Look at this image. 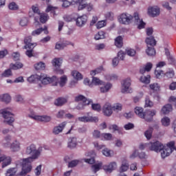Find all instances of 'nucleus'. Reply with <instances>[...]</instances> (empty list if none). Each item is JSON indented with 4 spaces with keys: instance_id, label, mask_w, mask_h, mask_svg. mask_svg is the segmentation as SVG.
<instances>
[{
    "instance_id": "nucleus-1",
    "label": "nucleus",
    "mask_w": 176,
    "mask_h": 176,
    "mask_svg": "<svg viewBox=\"0 0 176 176\" xmlns=\"http://www.w3.org/2000/svg\"><path fill=\"white\" fill-rule=\"evenodd\" d=\"M43 151V147L39 146L36 148V145L34 144H31L26 147L25 153L26 155H31V157L16 161V166L19 164L22 166L20 175H25V174L31 173V170H32V165L31 164L34 160L39 159V156H41Z\"/></svg>"
},
{
    "instance_id": "nucleus-2",
    "label": "nucleus",
    "mask_w": 176,
    "mask_h": 176,
    "mask_svg": "<svg viewBox=\"0 0 176 176\" xmlns=\"http://www.w3.org/2000/svg\"><path fill=\"white\" fill-rule=\"evenodd\" d=\"M0 116L4 118V122L10 126L14 122V117L12 113V109L8 107L0 110Z\"/></svg>"
},
{
    "instance_id": "nucleus-3",
    "label": "nucleus",
    "mask_w": 176,
    "mask_h": 176,
    "mask_svg": "<svg viewBox=\"0 0 176 176\" xmlns=\"http://www.w3.org/2000/svg\"><path fill=\"white\" fill-rule=\"evenodd\" d=\"M175 141H170L165 146L163 144V148H162L161 152V156L162 159H165V157H167L168 156H170L174 151H175Z\"/></svg>"
},
{
    "instance_id": "nucleus-4",
    "label": "nucleus",
    "mask_w": 176,
    "mask_h": 176,
    "mask_svg": "<svg viewBox=\"0 0 176 176\" xmlns=\"http://www.w3.org/2000/svg\"><path fill=\"white\" fill-rule=\"evenodd\" d=\"M120 90L122 94H131L134 91L131 87V78L126 77L121 80Z\"/></svg>"
},
{
    "instance_id": "nucleus-5",
    "label": "nucleus",
    "mask_w": 176,
    "mask_h": 176,
    "mask_svg": "<svg viewBox=\"0 0 176 176\" xmlns=\"http://www.w3.org/2000/svg\"><path fill=\"white\" fill-rule=\"evenodd\" d=\"M39 82L44 85H52V86H57L58 85V78L56 76L49 77L47 74H41Z\"/></svg>"
},
{
    "instance_id": "nucleus-6",
    "label": "nucleus",
    "mask_w": 176,
    "mask_h": 176,
    "mask_svg": "<svg viewBox=\"0 0 176 176\" xmlns=\"http://www.w3.org/2000/svg\"><path fill=\"white\" fill-rule=\"evenodd\" d=\"M73 3L78 6V10H83V9H87V12L94 10V6L92 3H86L85 0H73Z\"/></svg>"
},
{
    "instance_id": "nucleus-7",
    "label": "nucleus",
    "mask_w": 176,
    "mask_h": 176,
    "mask_svg": "<svg viewBox=\"0 0 176 176\" xmlns=\"http://www.w3.org/2000/svg\"><path fill=\"white\" fill-rule=\"evenodd\" d=\"M133 19L134 16H133V15L127 12H124L118 16V21L120 24H123L124 25H129V24H131V23H133Z\"/></svg>"
},
{
    "instance_id": "nucleus-8",
    "label": "nucleus",
    "mask_w": 176,
    "mask_h": 176,
    "mask_svg": "<svg viewBox=\"0 0 176 176\" xmlns=\"http://www.w3.org/2000/svg\"><path fill=\"white\" fill-rule=\"evenodd\" d=\"M76 25L79 28H82L87 23L88 17L87 15L83 14L81 16H78L76 19Z\"/></svg>"
},
{
    "instance_id": "nucleus-9",
    "label": "nucleus",
    "mask_w": 176,
    "mask_h": 176,
    "mask_svg": "<svg viewBox=\"0 0 176 176\" xmlns=\"http://www.w3.org/2000/svg\"><path fill=\"white\" fill-rule=\"evenodd\" d=\"M78 120H79V122H82L83 123H97L98 122V117L88 115L79 117Z\"/></svg>"
},
{
    "instance_id": "nucleus-10",
    "label": "nucleus",
    "mask_w": 176,
    "mask_h": 176,
    "mask_svg": "<svg viewBox=\"0 0 176 176\" xmlns=\"http://www.w3.org/2000/svg\"><path fill=\"white\" fill-rule=\"evenodd\" d=\"M163 144L159 141L149 142V151H153L157 153L163 149Z\"/></svg>"
},
{
    "instance_id": "nucleus-11",
    "label": "nucleus",
    "mask_w": 176,
    "mask_h": 176,
    "mask_svg": "<svg viewBox=\"0 0 176 176\" xmlns=\"http://www.w3.org/2000/svg\"><path fill=\"white\" fill-rule=\"evenodd\" d=\"M102 112L104 116H112V113H113L112 104L110 102L104 103L102 107Z\"/></svg>"
},
{
    "instance_id": "nucleus-12",
    "label": "nucleus",
    "mask_w": 176,
    "mask_h": 176,
    "mask_svg": "<svg viewBox=\"0 0 176 176\" xmlns=\"http://www.w3.org/2000/svg\"><path fill=\"white\" fill-rule=\"evenodd\" d=\"M31 119H33L34 120H37V122H44L45 123H47L52 120V117L50 116H38L35 114H32L29 116Z\"/></svg>"
},
{
    "instance_id": "nucleus-13",
    "label": "nucleus",
    "mask_w": 176,
    "mask_h": 176,
    "mask_svg": "<svg viewBox=\"0 0 176 176\" xmlns=\"http://www.w3.org/2000/svg\"><path fill=\"white\" fill-rule=\"evenodd\" d=\"M157 111L156 109H148L144 112L143 119L146 122H152L153 120V116H156Z\"/></svg>"
},
{
    "instance_id": "nucleus-14",
    "label": "nucleus",
    "mask_w": 176,
    "mask_h": 176,
    "mask_svg": "<svg viewBox=\"0 0 176 176\" xmlns=\"http://www.w3.org/2000/svg\"><path fill=\"white\" fill-rule=\"evenodd\" d=\"M116 168H118V163H116V162H111L108 164L102 166V169L105 173H112V171H114Z\"/></svg>"
},
{
    "instance_id": "nucleus-15",
    "label": "nucleus",
    "mask_w": 176,
    "mask_h": 176,
    "mask_svg": "<svg viewBox=\"0 0 176 176\" xmlns=\"http://www.w3.org/2000/svg\"><path fill=\"white\" fill-rule=\"evenodd\" d=\"M147 13L151 17H157L160 14V8L157 6L149 7Z\"/></svg>"
},
{
    "instance_id": "nucleus-16",
    "label": "nucleus",
    "mask_w": 176,
    "mask_h": 176,
    "mask_svg": "<svg viewBox=\"0 0 176 176\" xmlns=\"http://www.w3.org/2000/svg\"><path fill=\"white\" fill-rule=\"evenodd\" d=\"M0 163H2V168H5V167L12 164V157L10 156L2 155L0 157Z\"/></svg>"
},
{
    "instance_id": "nucleus-17",
    "label": "nucleus",
    "mask_w": 176,
    "mask_h": 176,
    "mask_svg": "<svg viewBox=\"0 0 176 176\" xmlns=\"http://www.w3.org/2000/svg\"><path fill=\"white\" fill-rule=\"evenodd\" d=\"M74 101H76V102H83V104H91L93 102V100H91V99H87V98L83 95L76 96L74 98Z\"/></svg>"
},
{
    "instance_id": "nucleus-18",
    "label": "nucleus",
    "mask_w": 176,
    "mask_h": 176,
    "mask_svg": "<svg viewBox=\"0 0 176 176\" xmlns=\"http://www.w3.org/2000/svg\"><path fill=\"white\" fill-rule=\"evenodd\" d=\"M113 86L112 83L109 82H105V81H104V84H102L99 88L100 92L102 94H105V93H108L109 90L112 89Z\"/></svg>"
},
{
    "instance_id": "nucleus-19",
    "label": "nucleus",
    "mask_w": 176,
    "mask_h": 176,
    "mask_svg": "<svg viewBox=\"0 0 176 176\" xmlns=\"http://www.w3.org/2000/svg\"><path fill=\"white\" fill-rule=\"evenodd\" d=\"M32 41V37L31 36H26L24 40L25 46L23 49H34L36 46V43H31Z\"/></svg>"
},
{
    "instance_id": "nucleus-20",
    "label": "nucleus",
    "mask_w": 176,
    "mask_h": 176,
    "mask_svg": "<svg viewBox=\"0 0 176 176\" xmlns=\"http://www.w3.org/2000/svg\"><path fill=\"white\" fill-rule=\"evenodd\" d=\"M134 19L135 23L137 24L138 28L139 30H142V28H145V22H144L142 19H140V15L138 14V13H134Z\"/></svg>"
},
{
    "instance_id": "nucleus-21",
    "label": "nucleus",
    "mask_w": 176,
    "mask_h": 176,
    "mask_svg": "<svg viewBox=\"0 0 176 176\" xmlns=\"http://www.w3.org/2000/svg\"><path fill=\"white\" fill-rule=\"evenodd\" d=\"M66 126L67 122H63L53 129V133L57 135L60 134V133H63V131L64 130V129H65Z\"/></svg>"
},
{
    "instance_id": "nucleus-22",
    "label": "nucleus",
    "mask_w": 176,
    "mask_h": 176,
    "mask_svg": "<svg viewBox=\"0 0 176 176\" xmlns=\"http://www.w3.org/2000/svg\"><path fill=\"white\" fill-rule=\"evenodd\" d=\"M9 146L12 152H19L21 149V144L19 140H14Z\"/></svg>"
},
{
    "instance_id": "nucleus-23",
    "label": "nucleus",
    "mask_w": 176,
    "mask_h": 176,
    "mask_svg": "<svg viewBox=\"0 0 176 176\" xmlns=\"http://www.w3.org/2000/svg\"><path fill=\"white\" fill-rule=\"evenodd\" d=\"M85 156L89 158H83V162L87 163L88 164H94V163H96V160H94V156H93L91 153H86Z\"/></svg>"
},
{
    "instance_id": "nucleus-24",
    "label": "nucleus",
    "mask_w": 176,
    "mask_h": 176,
    "mask_svg": "<svg viewBox=\"0 0 176 176\" xmlns=\"http://www.w3.org/2000/svg\"><path fill=\"white\" fill-rule=\"evenodd\" d=\"M42 32H44L45 35H47L49 34V31H47V27L45 26L44 28H41L37 30H34L32 32V36H36V35H41Z\"/></svg>"
},
{
    "instance_id": "nucleus-25",
    "label": "nucleus",
    "mask_w": 176,
    "mask_h": 176,
    "mask_svg": "<svg viewBox=\"0 0 176 176\" xmlns=\"http://www.w3.org/2000/svg\"><path fill=\"white\" fill-rule=\"evenodd\" d=\"M16 164H17V162H16ZM19 166H22L21 164L19 165H16V167L15 168H8L6 172V176H14L16 174H17V171H19V169L17 167H19Z\"/></svg>"
},
{
    "instance_id": "nucleus-26",
    "label": "nucleus",
    "mask_w": 176,
    "mask_h": 176,
    "mask_svg": "<svg viewBox=\"0 0 176 176\" xmlns=\"http://www.w3.org/2000/svg\"><path fill=\"white\" fill-rule=\"evenodd\" d=\"M78 145V139L75 137L70 138L68 140L67 146L70 149L75 148Z\"/></svg>"
},
{
    "instance_id": "nucleus-27",
    "label": "nucleus",
    "mask_w": 176,
    "mask_h": 176,
    "mask_svg": "<svg viewBox=\"0 0 176 176\" xmlns=\"http://www.w3.org/2000/svg\"><path fill=\"white\" fill-rule=\"evenodd\" d=\"M0 101L6 102V104H9L12 101V97L9 94H3L0 95Z\"/></svg>"
},
{
    "instance_id": "nucleus-28",
    "label": "nucleus",
    "mask_w": 176,
    "mask_h": 176,
    "mask_svg": "<svg viewBox=\"0 0 176 176\" xmlns=\"http://www.w3.org/2000/svg\"><path fill=\"white\" fill-rule=\"evenodd\" d=\"M40 75L33 74L28 78L29 83H39Z\"/></svg>"
},
{
    "instance_id": "nucleus-29",
    "label": "nucleus",
    "mask_w": 176,
    "mask_h": 176,
    "mask_svg": "<svg viewBox=\"0 0 176 176\" xmlns=\"http://www.w3.org/2000/svg\"><path fill=\"white\" fill-rule=\"evenodd\" d=\"M173 111V106L170 104H167L164 106L161 109L162 113L164 115H168L169 112H171Z\"/></svg>"
},
{
    "instance_id": "nucleus-30",
    "label": "nucleus",
    "mask_w": 176,
    "mask_h": 176,
    "mask_svg": "<svg viewBox=\"0 0 176 176\" xmlns=\"http://www.w3.org/2000/svg\"><path fill=\"white\" fill-rule=\"evenodd\" d=\"M102 155L105 156L106 157H113V155H115L113 150H111L108 148H104L102 151Z\"/></svg>"
},
{
    "instance_id": "nucleus-31",
    "label": "nucleus",
    "mask_w": 176,
    "mask_h": 176,
    "mask_svg": "<svg viewBox=\"0 0 176 176\" xmlns=\"http://www.w3.org/2000/svg\"><path fill=\"white\" fill-rule=\"evenodd\" d=\"M34 67L36 71H45V69H46V63L40 61L34 64Z\"/></svg>"
},
{
    "instance_id": "nucleus-32",
    "label": "nucleus",
    "mask_w": 176,
    "mask_h": 176,
    "mask_svg": "<svg viewBox=\"0 0 176 176\" xmlns=\"http://www.w3.org/2000/svg\"><path fill=\"white\" fill-rule=\"evenodd\" d=\"M24 67V65L21 62H16L15 63H11L10 65V69H13L14 71H17V69H21Z\"/></svg>"
},
{
    "instance_id": "nucleus-33",
    "label": "nucleus",
    "mask_w": 176,
    "mask_h": 176,
    "mask_svg": "<svg viewBox=\"0 0 176 176\" xmlns=\"http://www.w3.org/2000/svg\"><path fill=\"white\" fill-rule=\"evenodd\" d=\"M67 101L68 99L67 98H58L55 100L54 104L56 107H63Z\"/></svg>"
},
{
    "instance_id": "nucleus-34",
    "label": "nucleus",
    "mask_w": 176,
    "mask_h": 176,
    "mask_svg": "<svg viewBox=\"0 0 176 176\" xmlns=\"http://www.w3.org/2000/svg\"><path fill=\"white\" fill-rule=\"evenodd\" d=\"M146 43L147 45V47H154L156 45V40H155L153 36H151L150 37H147L146 38Z\"/></svg>"
},
{
    "instance_id": "nucleus-35",
    "label": "nucleus",
    "mask_w": 176,
    "mask_h": 176,
    "mask_svg": "<svg viewBox=\"0 0 176 176\" xmlns=\"http://www.w3.org/2000/svg\"><path fill=\"white\" fill-rule=\"evenodd\" d=\"M52 64L55 69L60 68L61 67V64H63V59L60 58H55L52 60Z\"/></svg>"
},
{
    "instance_id": "nucleus-36",
    "label": "nucleus",
    "mask_w": 176,
    "mask_h": 176,
    "mask_svg": "<svg viewBox=\"0 0 176 176\" xmlns=\"http://www.w3.org/2000/svg\"><path fill=\"white\" fill-rule=\"evenodd\" d=\"M135 113L138 115L139 118L141 119H144V116L145 115V112H144V109L140 107H136L135 108Z\"/></svg>"
},
{
    "instance_id": "nucleus-37",
    "label": "nucleus",
    "mask_w": 176,
    "mask_h": 176,
    "mask_svg": "<svg viewBox=\"0 0 176 176\" xmlns=\"http://www.w3.org/2000/svg\"><path fill=\"white\" fill-rule=\"evenodd\" d=\"M72 76L75 79V80H82V79H83L82 74L77 70H73L72 72Z\"/></svg>"
},
{
    "instance_id": "nucleus-38",
    "label": "nucleus",
    "mask_w": 176,
    "mask_h": 176,
    "mask_svg": "<svg viewBox=\"0 0 176 176\" xmlns=\"http://www.w3.org/2000/svg\"><path fill=\"white\" fill-rule=\"evenodd\" d=\"M104 85V80L100 79L99 78L92 76V87L94 86H102Z\"/></svg>"
},
{
    "instance_id": "nucleus-39",
    "label": "nucleus",
    "mask_w": 176,
    "mask_h": 176,
    "mask_svg": "<svg viewBox=\"0 0 176 176\" xmlns=\"http://www.w3.org/2000/svg\"><path fill=\"white\" fill-rule=\"evenodd\" d=\"M105 80H118L119 79V76L116 74H109L104 75Z\"/></svg>"
},
{
    "instance_id": "nucleus-40",
    "label": "nucleus",
    "mask_w": 176,
    "mask_h": 176,
    "mask_svg": "<svg viewBox=\"0 0 176 176\" xmlns=\"http://www.w3.org/2000/svg\"><path fill=\"white\" fill-rule=\"evenodd\" d=\"M67 82H68V77L65 75L62 76L60 78L59 81H58V83H59V85L60 87H64V86H65V85H67Z\"/></svg>"
},
{
    "instance_id": "nucleus-41",
    "label": "nucleus",
    "mask_w": 176,
    "mask_h": 176,
    "mask_svg": "<svg viewBox=\"0 0 176 176\" xmlns=\"http://www.w3.org/2000/svg\"><path fill=\"white\" fill-rule=\"evenodd\" d=\"M102 141H112V134L103 133H101V139Z\"/></svg>"
},
{
    "instance_id": "nucleus-42",
    "label": "nucleus",
    "mask_w": 176,
    "mask_h": 176,
    "mask_svg": "<svg viewBox=\"0 0 176 176\" xmlns=\"http://www.w3.org/2000/svg\"><path fill=\"white\" fill-rule=\"evenodd\" d=\"M153 133V127L148 126V129L144 132V135L147 140L152 138V134Z\"/></svg>"
},
{
    "instance_id": "nucleus-43",
    "label": "nucleus",
    "mask_w": 176,
    "mask_h": 176,
    "mask_svg": "<svg viewBox=\"0 0 176 176\" xmlns=\"http://www.w3.org/2000/svg\"><path fill=\"white\" fill-rule=\"evenodd\" d=\"M115 45L117 47H122L123 46V37L122 36H118L115 38Z\"/></svg>"
},
{
    "instance_id": "nucleus-44",
    "label": "nucleus",
    "mask_w": 176,
    "mask_h": 176,
    "mask_svg": "<svg viewBox=\"0 0 176 176\" xmlns=\"http://www.w3.org/2000/svg\"><path fill=\"white\" fill-rule=\"evenodd\" d=\"M105 32L100 31L95 34L94 39L96 41H100V39H105Z\"/></svg>"
},
{
    "instance_id": "nucleus-45",
    "label": "nucleus",
    "mask_w": 176,
    "mask_h": 176,
    "mask_svg": "<svg viewBox=\"0 0 176 176\" xmlns=\"http://www.w3.org/2000/svg\"><path fill=\"white\" fill-rule=\"evenodd\" d=\"M113 112H120L123 108V105L120 103H115L112 104Z\"/></svg>"
},
{
    "instance_id": "nucleus-46",
    "label": "nucleus",
    "mask_w": 176,
    "mask_h": 176,
    "mask_svg": "<svg viewBox=\"0 0 176 176\" xmlns=\"http://www.w3.org/2000/svg\"><path fill=\"white\" fill-rule=\"evenodd\" d=\"M40 16V21L43 24H45L47 20H49L50 17L49 15L45 12H42L39 14Z\"/></svg>"
},
{
    "instance_id": "nucleus-47",
    "label": "nucleus",
    "mask_w": 176,
    "mask_h": 176,
    "mask_svg": "<svg viewBox=\"0 0 176 176\" xmlns=\"http://www.w3.org/2000/svg\"><path fill=\"white\" fill-rule=\"evenodd\" d=\"M101 167H102V162H99L98 164H95L92 165L91 170L96 174V173L101 170Z\"/></svg>"
},
{
    "instance_id": "nucleus-48",
    "label": "nucleus",
    "mask_w": 176,
    "mask_h": 176,
    "mask_svg": "<svg viewBox=\"0 0 176 176\" xmlns=\"http://www.w3.org/2000/svg\"><path fill=\"white\" fill-rule=\"evenodd\" d=\"M161 123L164 127H168V126H170V124H171V120L168 117H164L161 120Z\"/></svg>"
},
{
    "instance_id": "nucleus-49",
    "label": "nucleus",
    "mask_w": 176,
    "mask_h": 176,
    "mask_svg": "<svg viewBox=\"0 0 176 176\" xmlns=\"http://www.w3.org/2000/svg\"><path fill=\"white\" fill-rule=\"evenodd\" d=\"M140 82H142V83L148 85V84L151 83V76H149V75L142 76L140 77Z\"/></svg>"
},
{
    "instance_id": "nucleus-50",
    "label": "nucleus",
    "mask_w": 176,
    "mask_h": 176,
    "mask_svg": "<svg viewBox=\"0 0 176 176\" xmlns=\"http://www.w3.org/2000/svg\"><path fill=\"white\" fill-rule=\"evenodd\" d=\"M154 105V103L151 100V98H149V96H146L145 98V104H144V108H152Z\"/></svg>"
},
{
    "instance_id": "nucleus-51",
    "label": "nucleus",
    "mask_w": 176,
    "mask_h": 176,
    "mask_svg": "<svg viewBox=\"0 0 176 176\" xmlns=\"http://www.w3.org/2000/svg\"><path fill=\"white\" fill-rule=\"evenodd\" d=\"M103 69H104L102 68V66H100V67L91 71L90 75H91V76H96V75H98V74H101V72H102Z\"/></svg>"
},
{
    "instance_id": "nucleus-52",
    "label": "nucleus",
    "mask_w": 176,
    "mask_h": 176,
    "mask_svg": "<svg viewBox=\"0 0 176 176\" xmlns=\"http://www.w3.org/2000/svg\"><path fill=\"white\" fill-rule=\"evenodd\" d=\"M6 142L3 143V147L4 148H9L10 145V141H12V136L11 135H7L4 138Z\"/></svg>"
},
{
    "instance_id": "nucleus-53",
    "label": "nucleus",
    "mask_w": 176,
    "mask_h": 176,
    "mask_svg": "<svg viewBox=\"0 0 176 176\" xmlns=\"http://www.w3.org/2000/svg\"><path fill=\"white\" fill-rule=\"evenodd\" d=\"M151 90L153 91H160V85L158 83L154 82L149 85Z\"/></svg>"
},
{
    "instance_id": "nucleus-54",
    "label": "nucleus",
    "mask_w": 176,
    "mask_h": 176,
    "mask_svg": "<svg viewBox=\"0 0 176 176\" xmlns=\"http://www.w3.org/2000/svg\"><path fill=\"white\" fill-rule=\"evenodd\" d=\"M8 9L10 10L15 11V10H19V5L16 3V2L12 1L8 4Z\"/></svg>"
},
{
    "instance_id": "nucleus-55",
    "label": "nucleus",
    "mask_w": 176,
    "mask_h": 176,
    "mask_svg": "<svg viewBox=\"0 0 176 176\" xmlns=\"http://www.w3.org/2000/svg\"><path fill=\"white\" fill-rule=\"evenodd\" d=\"M127 170H129V162H127L126 160H124L120 167V170L124 172L127 171Z\"/></svg>"
},
{
    "instance_id": "nucleus-56",
    "label": "nucleus",
    "mask_w": 176,
    "mask_h": 176,
    "mask_svg": "<svg viewBox=\"0 0 176 176\" xmlns=\"http://www.w3.org/2000/svg\"><path fill=\"white\" fill-rule=\"evenodd\" d=\"M107 25V21L102 20V21H99L97 22L96 24V27L97 30H101V28H104Z\"/></svg>"
},
{
    "instance_id": "nucleus-57",
    "label": "nucleus",
    "mask_w": 176,
    "mask_h": 176,
    "mask_svg": "<svg viewBox=\"0 0 176 176\" xmlns=\"http://www.w3.org/2000/svg\"><path fill=\"white\" fill-rule=\"evenodd\" d=\"M80 163V160H74L69 162L68 167L70 168H74V167H76L78 164Z\"/></svg>"
},
{
    "instance_id": "nucleus-58",
    "label": "nucleus",
    "mask_w": 176,
    "mask_h": 176,
    "mask_svg": "<svg viewBox=\"0 0 176 176\" xmlns=\"http://www.w3.org/2000/svg\"><path fill=\"white\" fill-rule=\"evenodd\" d=\"M146 53L148 56H155L156 54V51L153 47H147Z\"/></svg>"
},
{
    "instance_id": "nucleus-59",
    "label": "nucleus",
    "mask_w": 176,
    "mask_h": 176,
    "mask_svg": "<svg viewBox=\"0 0 176 176\" xmlns=\"http://www.w3.org/2000/svg\"><path fill=\"white\" fill-rule=\"evenodd\" d=\"M56 10H57L56 7H53L52 6H48L45 10L46 13H49V12H51V13H53L54 16H56Z\"/></svg>"
},
{
    "instance_id": "nucleus-60",
    "label": "nucleus",
    "mask_w": 176,
    "mask_h": 176,
    "mask_svg": "<svg viewBox=\"0 0 176 176\" xmlns=\"http://www.w3.org/2000/svg\"><path fill=\"white\" fill-rule=\"evenodd\" d=\"M12 69H8L5 70L2 74H1V77L2 78H9V76H12Z\"/></svg>"
},
{
    "instance_id": "nucleus-61",
    "label": "nucleus",
    "mask_w": 176,
    "mask_h": 176,
    "mask_svg": "<svg viewBox=\"0 0 176 176\" xmlns=\"http://www.w3.org/2000/svg\"><path fill=\"white\" fill-rule=\"evenodd\" d=\"M165 54L166 56H167V58L170 63V64H174V58H173V56H171V55H170V51H168V50L165 49Z\"/></svg>"
},
{
    "instance_id": "nucleus-62",
    "label": "nucleus",
    "mask_w": 176,
    "mask_h": 176,
    "mask_svg": "<svg viewBox=\"0 0 176 176\" xmlns=\"http://www.w3.org/2000/svg\"><path fill=\"white\" fill-rule=\"evenodd\" d=\"M19 25H21V27H27V25H28V19H27V17H23L21 19V20L19 21Z\"/></svg>"
},
{
    "instance_id": "nucleus-63",
    "label": "nucleus",
    "mask_w": 176,
    "mask_h": 176,
    "mask_svg": "<svg viewBox=\"0 0 176 176\" xmlns=\"http://www.w3.org/2000/svg\"><path fill=\"white\" fill-rule=\"evenodd\" d=\"M91 104V108L94 111H96V112H101V104L96 103V104Z\"/></svg>"
},
{
    "instance_id": "nucleus-64",
    "label": "nucleus",
    "mask_w": 176,
    "mask_h": 176,
    "mask_svg": "<svg viewBox=\"0 0 176 176\" xmlns=\"http://www.w3.org/2000/svg\"><path fill=\"white\" fill-rule=\"evenodd\" d=\"M14 100L16 101V102H19V104H23V102H24V98L21 95L17 94L14 97Z\"/></svg>"
}]
</instances>
